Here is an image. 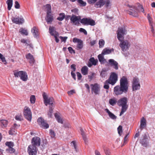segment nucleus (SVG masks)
<instances>
[{"instance_id": "nucleus-8", "label": "nucleus", "mask_w": 155, "mask_h": 155, "mask_svg": "<svg viewBox=\"0 0 155 155\" xmlns=\"http://www.w3.org/2000/svg\"><path fill=\"white\" fill-rule=\"evenodd\" d=\"M23 114L25 118L30 121L32 118V114L31 110L29 107H25L24 109Z\"/></svg>"}, {"instance_id": "nucleus-56", "label": "nucleus", "mask_w": 155, "mask_h": 155, "mask_svg": "<svg viewBox=\"0 0 155 155\" xmlns=\"http://www.w3.org/2000/svg\"><path fill=\"white\" fill-rule=\"evenodd\" d=\"M20 5L17 1H15V7L16 8H20Z\"/></svg>"}, {"instance_id": "nucleus-1", "label": "nucleus", "mask_w": 155, "mask_h": 155, "mask_svg": "<svg viewBox=\"0 0 155 155\" xmlns=\"http://www.w3.org/2000/svg\"><path fill=\"white\" fill-rule=\"evenodd\" d=\"M120 85H117L114 88L113 94L114 95L118 96L123 93H126L128 91L129 82L126 77L123 76L120 80Z\"/></svg>"}, {"instance_id": "nucleus-32", "label": "nucleus", "mask_w": 155, "mask_h": 155, "mask_svg": "<svg viewBox=\"0 0 155 155\" xmlns=\"http://www.w3.org/2000/svg\"><path fill=\"white\" fill-rule=\"evenodd\" d=\"M23 71H18L15 70L13 71L14 74L15 78L20 77L21 74H22Z\"/></svg>"}, {"instance_id": "nucleus-54", "label": "nucleus", "mask_w": 155, "mask_h": 155, "mask_svg": "<svg viewBox=\"0 0 155 155\" xmlns=\"http://www.w3.org/2000/svg\"><path fill=\"white\" fill-rule=\"evenodd\" d=\"M104 152L106 155H110L111 152L108 149H106L104 150Z\"/></svg>"}, {"instance_id": "nucleus-46", "label": "nucleus", "mask_w": 155, "mask_h": 155, "mask_svg": "<svg viewBox=\"0 0 155 155\" xmlns=\"http://www.w3.org/2000/svg\"><path fill=\"white\" fill-rule=\"evenodd\" d=\"M117 130L118 134L120 136H121L123 132L122 127L120 125L117 128Z\"/></svg>"}, {"instance_id": "nucleus-33", "label": "nucleus", "mask_w": 155, "mask_h": 155, "mask_svg": "<svg viewBox=\"0 0 155 155\" xmlns=\"http://www.w3.org/2000/svg\"><path fill=\"white\" fill-rule=\"evenodd\" d=\"M80 130L81 132V134L83 137V139L85 143L87 142V139L86 137V136L83 131V129L82 128H80Z\"/></svg>"}, {"instance_id": "nucleus-61", "label": "nucleus", "mask_w": 155, "mask_h": 155, "mask_svg": "<svg viewBox=\"0 0 155 155\" xmlns=\"http://www.w3.org/2000/svg\"><path fill=\"white\" fill-rule=\"evenodd\" d=\"M97 0H88L87 2L88 3L90 4H93Z\"/></svg>"}, {"instance_id": "nucleus-3", "label": "nucleus", "mask_w": 155, "mask_h": 155, "mask_svg": "<svg viewBox=\"0 0 155 155\" xmlns=\"http://www.w3.org/2000/svg\"><path fill=\"white\" fill-rule=\"evenodd\" d=\"M127 99L124 97L120 98L117 102V104L119 106H121V111L120 116H121L127 110L128 105H127Z\"/></svg>"}, {"instance_id": "nucleus-58", "label": "nucleus", "mask_w": 155, "mask_h": 155, "mask_svg": "<svg viewBox=\"0 0 155 155\" xmlns=\"http://www.w3.org/2000/svg\"><path fill=\"white\" fill-rule=\"evenodd\" d=\"M76 65L74 64H72L71 66V68L72 69V71H75L76 70Z\"/></svg>"}, {"instance_id": "nucleus-4", "label": "nucleus", "mask_w": 155, "mask_h": 155, "mask_svg": "<svg viewBox=\"0 0 155 155\" xmlns=\"http://www.w3.org/2000/svg\"><path fill=\"white\" fill-rule=\"evenodd\" d=\"M80 22L84 25L94 26L96 25L95 21L90 18H83L81 20Z\"/></svg>"}, {"instance_id": "nucleus-17", "label": "nucleus", "mask_w": 155, "mask_h": 155, "mask_svg": "<svg viewBox=\"0 0 155 155\" xmlns=\"http://www.w3.org/2000/svg\"><path fill=\"white\" fill-rule=\"evenodd\" d=\"M49 29L50 33L52 35L54 36L55 39H58V37L59 35V34L55 31L54 27L50 26Z\"/></svg>"}, {"instance_id": "nucleus-26", "label": "nucleus", "mask_w": 155, "mask_h": 155, "mask_svg": "<svg viewBox=\"0 0 155 155\" xmlns=\"http://www.w3.org/2000/svg\"><path fill=\"white\" fill-rule=\"evenodd\" d=\"M105 4V1L104 0H99V1L97 2L95 5V7L101 8Z\"/></svg>"}, {"instance_id": "nucleus-34", "label": "nucleus", "mask_w": 155, "mask_h": 155, "mask_svg": "<svg viewBox=\"0 0 155 155\" xmlns=\"http://www.w3.org/2000/svg\"><path fill=\"white\" fill-rule=\"evenodd\" d=\"M117 100L115 98H111L109 100V103L112 106H114L117 103Z\"/></svg>"}, {"instance_id": "nucleus-23", "label": "nucleus", "mask_w": 155, "mask_h": 155, "mask_svg": "<svg viewBox=\"0 0 155 155\" xmlns=\"http://www.w3.org/2000/svg\"><path fill=\"white\" fill-rule=\"evenodd\" d=\"M80 18V16H77L75 15H73L70 18L71 22L72 23H74L76 21H79Z\"/></svg>"}, {"instance_id": "nucleus-9", "label": "nucleus", "mask_w": 155, "mask_h": 155, "mask_svg": "<svg viewBox=\"0 0 155 155\" xmlns=\"http://www.w3.org/2000/svg\"><path fill=\"white\" fill-rule=\"evenodd\" d=\"M92 93H94L95 95L99 94L100 91L99 85L97 83L91 84L90 85Z\"/></svg>"}, {"instance_id": "nucleus-63", "label": "nucleus", "mask_w": 155, "mask_h": 155, "mask_svg": "<svg viewBox=\"0 0 155 155\" xmlns=\"http://www.w3.org/2000/svg\"><path fill=\"white\" fill-rule=\"evenodd\" d=\"M71 74L72 77L74 78V79L75 80H76V74H75L74 73L73 71H71Z\"/></svg>"}, {"instance_id": "nucleus-2", "label": "nucleus", "mask_w": 155, "mask_h": 155, "mask_svg": "<svg viewBox=\"0 0 155 155\" xmlns=\"http://www.w3.org/2000/svg\"><path fill=\"white\" fill-rule=\"evenodd\" d=\"M118 80V75L115 72H112L109 78L106 80L104 83V88L106 89H108L109 88V84L112 85H114Z\"/></svg>"}, {"instance_id": "nucleus-57", "label": "nucleus", "mask_w": 155, "mask_h": 155, "mask_svg": "<svg viewBox=\"0 0 155 155\" xmlns=\"http://www.w3.org/2000/svg\"><path fill=\"white\" fill-rule=\"evenodd\" d=\"M43 97L44 99V102L45 103V101H46L48 99V98L47 96L45 93H43Z\"/></svg>"}, {"instance_id": "nucleus-36", "label": "nucleus", "mask_w": 155, "mask_h": 155, "mask_svg": "<svg viewBox=\"0 0 155 155\" xmlns=\"http://www.w3.org/2000/svg\"><path fill=\"white\" fill-rule=\"evenodd\" d=\"M12 0H8L7 1V3L8 5V10H10L12 5Z\"/></svg>"}, {"instance_id": "nucleus-16", "label": "nucleus", "mask_w": 155, "mask_h": 155, "mask_svg": "<svg viewBox=\"0 0 155 155\" xmlns=\"http://www.w3.org/2000/svg\"><path fill=\"white\" fill-rule=\"evenodd\" d=\"M109 65L113 67L115 70H117L118 69V63L114 60L113 59H110L108 60Z\"/></svg>"}, {"instance_id": "nucleus-38", "label": "nucleus", "mask_w": 155, "mask_h": 155, "mask_svg": "<svg viewBox=\"0 0 155 155\" xmlns=\"http://www.w3.org/2000/svg\"><path fill=\"white\" fill-rule=\"evenodd\" d=\"M98 58L99 61L101 63H104V61L106 59L104 58V57L102 56V54H100L98 56Z\"/></svg>"}, {"instance_id": "nucleus-48", "label": "nucleus", "mask_w": 155, "mask_h": 155, "mask_svg": "<svg viewBox=\"0 0 155 155\" xmlns=\"http://www.w3.org/2000/svg\"><path fill=\"white\" fill-rule=\"evenodd\" d=\"M78 2L82 6H85L86 5V3L85 2H84L82 0H77Z\"/></svg>"}, {"instance_id": "nucleus-19", "label": "nucleus", "mask_w": 155, "mask_h": 155, "mask_svg": "<svg viewBox=\"0 0 155 155\" xmlns=\"http://www.w3.org/2000/svg\"><path fill=\"white\" fill-rule=\"evenodd\" d=\"M140 128L141 130H142L147 125L146 120L144 117H142L140 120Z\"/></svg>"}, {"instance_id": "nucleus-35", "label": "nucleus", "mask_w": 155, "mask_h": 155, "mask_svg": "<svg viewBox=\"0 0 155 155\" xmlns=\"http://www.w3.org/2000/svg\"><path fill=\"white\" fill-rule=\"evenodd\" d=\"M54 116L58 122L60 123L61 124H63V121H62V119L61 118V117L58 114H55Z\"/></svg>"}, {"instance_id": "nucleus-13", "label": "nucleus", "mask_w": 155, "mask_h": 155, "mask_svg": "<svg viewBox=\"0 0 155 155\" xmlns=\"http://www.w3.org/2000/svg\"><path fill=\"white\" fill-rule=\"evenodd\" d=\"M41 142L40 138L37 137H33L31 140V145H33L35 146H39L40 145Z\"/></svg>"}, {"instance_id": "nucleus-44", "label": "nucleus", "mask_w": 155, "mask_h": 155, "mask_svg": "<svg viewBox=\"0 0 155 155\" xmlns=\"http://www.w3.org/2000/svg\"><path fill=\"white\" fill-rule=\"evenodd\" d=\"M6 151L7 152L12 153H14L15 151V150L12 147H9L6 149Z\"/></svg>"}, {"instance_id": "nucleus-37", "label": "nucleus", "mask_w": 155, "mask_h": 155, "mask_svg": "<svg viewBox=\"0 0 155 155\" xmlns=\"http://www.w3.org/2000/svg\"><path fill=\"white\" fill-rule=\"evenodd\" d=\"M65 17V15L64 13H60L59 15V16L57 18V19L59 21H62Z\"/></svg>"}, {"instance_id": "nucleus-59", "label": "nucleus", "mask_w": 155, "mask_h": 155, "mask_svg": "<svg viewBox=\"0 0 155 155\" xmlns=\"http://www.w3.org/2000/svg\"><path fill=\"white\" fill-rule=\"evenodd\" d=\"M77 75L78 77V80H80L82 77V75L81 73L79 72H77Z\"/></svg>"}, {"instance_id": "nucleus-18", "label": "nucleus", "mask_w": 155, "mask_h": 155, "mask_svg": "<svg viewBox=\"0 0 155 155\" xmlns=\"http://www.w3.org/2000/svg\"><path fill=\"white\" fill-rule=\"evenodd\" d=\"M73 42H77V49L78 50L81 49L83 47V43L81 39H73Z\"/></svg>"}, {"instance_id": "nucleus-53", "label": "nucleus", "mask_w": 155, "mask_h": 155, "mask_svg": "<svg viewBox=\"0 0 155 155\" xmlns=\"http://www.w3.org/2000/svg\"><path fill=\"white\" fill-rule=\"evenodd\" d=\"M79 31L80 32L83 33L85 35H87V32L86 31L85 29L83 28H80V29H79Z\"/></svg>"}, {"instance_id": "nucleus-62", "label": "nucleus", "mask_w": 155, "mask_h": 155, "mask_svg": "<svg viewBox=\"0 0 155 155\" xmlns=\"http://www.w3.org/2000/svg\"><path fill=\"white\" fill-rule=\"evenodd\" d=\"M71 12L75 14H77L78 13V9L77 8H75L71 10Z\"/></svg>"}, {"instance_id": "nucleus-12", "label": "nucleus", "mask_w": 155, "mask_h": 155, "mask_svg": "<svg viewBox=\"0 0 155 155\" xmlns=\"http://www.w3.org/2000/svg\"><path fill=\"white\" fill-rule=\"evenodd\" d=\"M126 30L124 28H118L117 31V37L118 39L122 38L125 34Z\"/></svg>"}, {"instance_id": "nucleus-42", "label": "nucleus", "mask_w": 155, "mask_h": 155, "mask_svg": "<svg viewBox=\"0 0 155 155\" xmlns=\"http://www.w3.org/2000/svg\"><path fill=\"white\" fill-rule=\"evenodd\" d=\"M105 42L103 39H100L99 41V48H102L104 45Z\"/></svg>"}, {"instance_id": "nucleus-15", "label": "nucleus", "mask_w": 155, "mask_h": 155, "mask_svg": "<svg viewBox=\"0 0 155 155\" xmlns=\"http://www.w3.org/2000/svg\"><path fill=\"white\" fill-rule=\"evenodd\" d=\"M12 22L14 23L18 24H21L24 22V19L23 18L12 17Z\"/></svg>"}, {"instance_id": "nucleus-40", "label": "nucleus", "mask_w": 155, "mask_h": 155, "mask_svg": "<svg viewBox=\"0 0 155 155\" xmlns=\"http://www.w3.org/2000/svg\"><path fill=\"white\" fill-rule=\"evenodd\" d=\"M47 8V13H51V7L50 4H47L46 5Z\"/></svg>"}, {"instance_id": "nucleus-39", "label": "nucleus", "mask_w": 155, "mask_h": 155, "mask_svg": "<svg viewBox=\"0 0 155 155\" xmlns=\"http://www.w3.org/2000/svg\"><path fill=\"white\" fill-rule=\"evenodd\" d=\"M20 32H21L22 34H23L25 35H28L27 30L23 28L20 29Z\"/></svg>"}, {"instance_id": "nucleus-60", "label": "nucleus", "mask_w": 155, "mask_h": 155, "mask_svg": "<svg viewBox=\"0 0 155 155\" xmlns=\"http://www.w3.org/2000/svg\"><path fill=\"white\" fill-rule=\"evenodd\" d=\"M68 51L70 53H72L73 52L75 53L74 51L73 50L72 47H70L68 48Z\"/></svg>"}, {"instance_id": "nucleus-64", "label": "nucleus", "mask_w": 155, "mask_h": 155, "mask_svg": "<svg viewBox=\"0 0 155 155\" xmlns=\"http://www.w3.org/2000/svg\"><path fill=\"white\" fill-rule=\"evenodd\" d=\"M105 6L107 7L110 4V2L109 0H107L106 1H105Z\"/></svg>"}, {"instance_id": "nucleus-6", "label": "nucleus", "mask_w": 155, "mask_h": 155, "mask_svg": "<svg viewBox=\"0 0 155 155\" xmlns=\"http://www.w3.org/2000/svg\"><path fill=\"white\" fill-rule=\"evenodd\" d=\"M120 41L119 46L123 51H125L128 49L130 45L128 41L124 39H119Z\"/></svg>"}, {"instance_id": "nucleus-41", "label": "nucleus", "mask_w": 155, "mask_h": 155, "mask_svg": "<svg viewBox=\"0 0 155 155\" xmlns=\"http://www.w3.org/2000/svg\"><path fill=\"white\" fill-rule=\"evenodd\" d=\"M36 98L35 96L34 95H32L30 97V101L31 104H34L35 103Z\"/></svg>"}, {"instance_id": "nucleus-25", "label": "nucleus", "mask_w": 155, "mask_h": 155, "mask_svg": "<svg viewBox=\"0 0 155 155\" xmlns=\"http://www.w3.org/2000/svg\"><path fill=\"white\" fill-rule=\"evenodd\" d=\"M114 50L113 48L111 49H109L107 48H105L102 51L101 54L103 55H105L110 54L112 51H114Z\"/></svg>"}, {"instance_id": "nucleus-21", "label": "nucleus", "mask_w": 155, "mask_h": 155, "mask_svg": "<svg viewBox=\"0 0 155 155\" xmlns=\"http://www.w3.org/2000/svg\"><path fill=\"white\" fill-rule=\"evenodd\" d=\"M31 32L32 33L35 38H38L39 35V32L38 29L35 26L31 30Z\"/></svg>"}, {"instance_id": "nucleus-5", "label": "nucleus", "mask_w": 155, "mask_h": 155, "mask_svg": "<svg viewBox=\"0 0 155 155\" xmlns=\"http://www.w3.org/2000/svg\"><path fill=\"white\" fill-rule=\"evenodd\" d=\"M127 6L129 8V9L128 10L126 11L127 13L133 16L137 17L138 11L137 8L134 5L130 6L128 5Z\"/></svg>"}, {"instance_id": "nucleus-49", "label": "nucleus", "mask_w": 155, "mask_h": 155, "mask_svg": "<svg viewBox=\"0 0 155 155\" xmlns=\"http://www.w3.org/2000/svg\"><path fill=\"white\" fill-rule=\"evenodd\" d=\"M50 134L51 138H54L55 136L54 131L51 130H50Z\"/></svg>"}, {"instance_id": "nucleus-45", "label": "nucleus", "mask_w": 155, "mask_h": 155, "mask_svg": "<svg viewBox=\"0 0 155 155\" xmlns=\"http://www.w3.org/2000/svg\"><path fill=\"white\" fill-rule=\"evenodd\" d=\"M53 112V109L51 107H49V111L48 112V115L49 117H51L52 116V113Z\"/></svg>"}, {"instance_id": "nucleus-50", "label": "nucleus", "mask_w": 155, "mask_h": 155, "mask_svg": "<svg viewBox=\"0 0 155 155\" xmlns=\"http://www.w3.org/2000/svg\"><path fill=\"white\" fill-rule=\"evenodd\" d=\"M15 119L19 121H21L23 120L22 117L21 115L16 116Z\"/></svg>"}, {"instance_id": "nucleus-31", "label": "nucleus", "mask_w": 155, "mask_h": 155, "mask_svg": "<svg viewBox=\"0 0 155 155\" xmlns=\"http://www.w3.org/2000/svg\"><path fill=\"white\" fill-rule=\"evenodd\" d=\"M21 42L22 43L25 44V45L27 46H29L30 48H31L32 49L33 48V45L31 43H30V42L28 41V43L27 42L26 40H25V39H21Z\"/></svg>"}, {"instance_id": "nucleus-7", "label": "nucleus", "mask_w": 155, "mask_h": 155, "mask_svg": "<svg viewBox=\"0 0 155 155\" xmlns=\"http://www.w3.org/2000/svg\"><path fill=\"white\" fill-rule=\"evenodd\" d=\"M132 83V90L133 91H136L140 89V85L138 78L134 77Z\"/></svg>"}, {"instance_id": "nucleus-22", "label": "nucleus", "mask_w": 155, "mask_h": 155, "mask_svg": "<svg viewBox=\"0 0 155 155\" xmlns=\"http://www.w3.org/2000/svg\"><path fill=\"white\" fill-rule=\"evenodd\" d=\"M25 57L27 59H29L30 60L29 62L30 63H34L35 61V60L33 56L30 53H28L26 54Z\"/></svg>"}, {"instance_id": "nucleus-43", "label": "nucleus", "mask_w": 155, "mask_h": 155, "mask_svg": "<svg viewBox=\"0 0 155 155\" xmlns=\"http://www.w3.org/2000/svg\"><path fill=\"white\" fill-rule=\"evenodd\" d=\"M5 145L8 147V148L13 147L14 146L13 142L11 141L6 142L5 143Z\"/></svg>"}, {"instance_id": "nucleus-51", "label": "nucleus", "mask_w": 155, "mask_h": 155, "mask_svg": "<svg viewBox=\"0 0 155 155\" xmlns=\"http://www.w3.org/2000/svg\"><path fill=\"white\" fill-rule=\"evenodd\" d=\"M147 18L149 21L150 25H153V21H152V18L150 16L149 14H148L147 15Z\"/></svg>"}, {"instance_id": "nucleus-55", "label": "nucleus", "mask_w": 155, "mask_h": 155, "mask_svg": "<svg viewBox=\"0 0 155 155\" xmlns=\"http://www.w3.org/2000/svg\"><path fill=\"white\" fill-rule=\"evenodd\" d=\"M75 93V91L74 90H72L68 92V94L69 95H71Z\"/></svg>"}, {"instance_id": "nucleus-24", "label": "nucleus", "mask_w": 155, "mask_h": 155, "mask_svg": "<svg viewBox=\"0 0 155 155\" xmlns=\"http://www.w3.org/2000/svg\"><path fill=\"white\" fill-rule=\"evenodd\" d=\"M54 102V99L52 97L49 98L44 103L46 106H47L48 104H51L52 106Z\"/></svg>"}, {"instance_id": "nucleus-14", "label": "nucleus", "mask_w": 155, "mask_h": 155, "mask_svg": "<svg viewBox=\"0 0 155 155\" xmlns=\"http://www.w3.org/2000/svg\"><path fill=\"white\" fill-rule=\"evenodd\" d=\"M97 62L98 60L97 59H95L94 58L91 57L89 60L87 65L88 67L90 68L93 65H96Z\"/></svg>"}, {"instance_id": "nucleus-29", "label": "nucleus", "mask_w": 155, "mask_h": 155, "mask_svg": "<svg viewBox=\"0 0 155 155\" xmlns=\"http://www.w3.org/2000/svg\"><path fill=\"white\" fill-rule=\"evenodd\" d=\"M88 68L86 66L82 67L81 69V72L83 75H87L88 72Z\"/></svg>"}, {"instance_id": "nucleus-30", "label": "nucleus", "mask_w": 155, "mask_h": 155, "mask_svg": "<svg viewBox=\"0 0 155 155\" xmlns=\"http://www.w3.org/2000/svg\"><path fill=\"white\" fill-rule=\"evenodd\" d=\"M0 125L3 128H5L7 127L8 124L7 120H0Z\"/></svg>"}, {"instance_id": "nucleus-11", "label": "nucleus", "mask_w": 155, "mask_h": 155, "mask_svg": "<svg viewBox=\"0 0 155 155\" xmlns=\"http://www.w3.org/2000/svg\"><path fill=\"white\" fill-rule=\"evenodd\" d=\"M37 122L40 127L43 128L47 129L49 127L48 124L41 117L38 118Z\"/></svg>"}, {"instance_id": "nucleus-10", "label": "nucleus", "mask_w": 155, "mask_h": 155, "mask_svg": "<svg viewBox=\"0 0 155 155\" xmlns=\"http://www.w3.org/2000/svg\"><path fill=\"white\" fill-rule=\"evenodd\" d=\"M28 152L29 155H36L37 148L33 145H29L28 148Z\"/></svg>"}, {"instance_id": "nucleus-27", "label": "nucleus", "mask_w": 155, "mask_h": 155, "mask_svg": "<svg viewBox=\"0 0 155 155\" xmlns=\"http://www.w3.org/2000/svg\"><path fill=\"white\" fill-rule=\"evenodd\" d=\"M105 111L108 113L109 117L112 119L115 120L117 117L114 114L111 112L108 109H105Z\"/></svg>"}, {"instance_id": "nucleus-47", "label": "nucleus", "mask_w": 155, "mask_h": 155, "mask_svg": "<svg viewBox=\"0 0 155 155\" xmlns=\"http://www.w3.org/2000/svg\"><path fill=\"white\" fill-rule=\"evenodd\" d=\"M107 75L106 70H102L100 73L101 76L102 78H104Z\"/></svg>"}, {"instance_id": "nucleus-28", "label": "nucleus", "mask_w": 155, "mask_h": 155, "mask_svg": "<svg viewBox=\"0 0 155 155\" xmlns=\"http://www.w3.org/2000/svg\"><path fill=\"white\" fill-rule=\"evenodd\" d=\"M20 78L21 80L24 81H26L28 80V75L25 71H23L22 74H21Z\"/></svg>"}, {"instance_id": "nucleus-52", "label": "nucleus", "mask_w": 155, "mask_h": 155, "mask_svg": "<svg viewBox=\"0 0 155 155\" xmlns=\"http://www.w3.org/2000/svg\"><path fill=\"white\" fill-rule=\"evenodd\" d=\"M95 74L94 73L92 72L91 74L89 75L88 76V78L89 79V81H91L92 80L93 78L94 75Z\"/></svg>"}, {"instance_id": "nucleus-20", "label": "nucleus", "mask_w": 155, "mask_h": 155, "mask_svg": "<svg viewBox=\"0 0 155 155\" xmlns=\"http://www.w3.org/2000/svg\"><path fill=\"white\" fill-rule=\"evenodd\" d=\"M51 13H47L45 20L48 24H51L53 21V16L51 14Z\"/></svg>"}]
</instances>
